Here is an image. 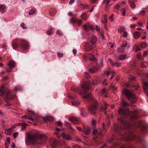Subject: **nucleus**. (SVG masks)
<instances>
[{
	"mask_svg": "<svg viewBox=\"0 0 148 148\" xmlns=\"http://www.w3.org/2000/svg\"><path fill=\"white\" fill-rule=\"evenodd\" d=\"M27 140H25L27 145L31 144L33 148H38L41 146L46 139L45 136L42 134H29Z\"/></svg>",
	"mask_w": 148,
	"mask_h": 148,
	"instance_id": "obj_1",
	"label": "nucleus"
},
{
	"mask_svg": "<svg viewBox=\"0 0 148 148\" xmlns=\"http://www.w3.org/2000/svg\"><path fill=\"white\" fill-rule=\"evenodd\" d=\"M83 98L91 102L90 106L88 108L89 111L91 114L95 115L98 106L97 101L92 97V95L90 93L85 94Z\"/></svg>",
	"mask_w": 148,
	"mask_h": 148,
	"instance_id": "obj_2",
	"label": "nucleus"
},
{
	"mask_svg": "<svg viewBox=\"0 0 148 148\" xmlns=\"http://www.w3.org/2000/svg\"><path fill=\"white\" fill-rule=\"evenodd\" d=\"M118 112L122 116L118 119V121L121 122L122 125L124 127V129L130 128L131 127L130 124L128 121H125L123 120L124 117L123 116H127L130 113L129 110L128 109H123L120 108L119 109Z\"/></svg>",
	"mask_w": 148,
	"mask_h": 148,
	"instance_id": "obj_3",
	"label": "nucleus"
},
{
	"mask_svg": "<svg viewBox=\"0 0 148 148\" xmlns=\"http://www.w3.org/2000/svg\"><path fill=\"white\" fill-rule=\"evenodd\" d=\"M0 96L8 100H12L15 97V95H12L9 89L3 86L0 87Z\"/></svg>",
	"mask_w": 148,
	"mask_h": 148,
	"instance_id": "obj_4",
	"label": "nucleus"
},
{
	"mask_svg": "<svg viewBox=\"0 0 148 148\" xmlns=\"http://www.w3.org/2000/svg\"><path fill=\"white\" fill-rule=\"evenodd\" d=\"M91 82L90 81H87L84 82L82 84V91H80V90L78 87H76L71 89V90L76 93H79L80 95L83 94V92L85 93L89 90L90 88L91 85Z\"/></svg>",
	"mask_w": 148,
	"mask_h": 148,
	"instance_id": "obj_5",
	"label": "nucleus"
},
{
	"mask_svg": "<svg viewBox=\"0 0 148 148\" xmlns=\"http://www.w3.org/2000/svg\"><path fill=\"white\" fill-rule=\"evenodd\" d=\"M97 37L95 36H92L89 40L85 44V50L88 52L92 49L93 47V45L97 42Z\"/></svg>",
	"mask_w": 148,
	"mask_h": 148,
	"instance_id": "obj_6",
	"label": "nucleus"
},
{
	"mask_svg": "<svg viewBox=\"0 0 148 148\" xmlns=\"http://www.w3.org/2000/svg\"><path fill=\"white\" fill-rule=\"evenodd\" d=\"M123 92L125 94L128 100L132 103L135 102L136 96L135 94L128 89H125L123 90Z\"/></svg>",
	"mask_w": 148,
	"mask_h": 148,
	"instance_id": "obj_7",
	"label": "nucleus"
},
{
	"mask_svg": "<svg viewBox=\"0 0 148 148\" xmlns=\"http://www.w3.org/2000/svg\"><path fill=\"white\" fill-rule=\"evenodd\" d=\"M83 58L86 61L90 60L92 61H95L96 59L95 57L91 54H85L83 55Z\"/></svg>",
	"mask_w": 148,
	"mask_h": 148,
	"instance_id": "obj_8",
	"label": "nucleus"
},
{
	"mask_svg": "<svg viewBox=\"0 0 148 148\" xmlns=\"http://www.w3.org/2000/svg\"><path fill=\"white\" fill-rule=\"evenodd\" d=\"M84 29L86 32L90 30H92L94 29V26L90 25L89 23L85 24L83 25Z\"/></svg>",
	"mask_w": 148,
	"mask_h": 148,
	"instance_id": "obj_9",
	"label": "nucleus"
},
{
	"mask_svg": "<svg viewBox=\"0 0 148 148\" xmlns=\"http://www.w3.org/2000/svg\"><path fill=\"white\" fill-rule=\"evenodd\" d=\"M113 129L119 134H120V132L122 130V128L118 124H115L113 127Z\"/></svg>",
	"mask_w": 148,
	"mask_h": 148,
	"instance_id": "obj_10",
	"label": "nucleus"
},
{
	"mask_svg": "<svg viewBox=\"0 0 148 148\" xmlns=\"http://www.w3.org/2000/svg\"><path fill=\"white\" fill-rule=\"evenodd\" d=\"M61 135L62 136L63 138L67 140H71L72 139V138L71 137L69 134H66L64 132H63L62 133Z\"/></svg>",
	"mask_w": 148,
	"mask_h": 148,
	"instance_id": "obj_11",
	"label": "nucleus"
},
{
	"mask_svg": "<svg viewBox=\"0 0 148 148\" xmlns=\"http://www.w3.org/2000/svg\"><path fill=\"white\" fill-rule=\"evenodd\" d=\"M21 47L24 49H28L29 48V46L28 43L26 41H23L21 44Z\"/></svg>",
	"mask_w": 148,
	"mask_h": 148,
	"instance_id": "obj_12",
	"label": "nucleus"
},
{
	"mask_svg": "<svg viewBox=\"0 0 148 148\" xmlns=\"http://www.w3.org/2000/svg\"><path fill=\"white\" fill-rule=\"evenodd\" d=\"M101 132H98L97 129H95L93 130L92 134L94 136V138L96 139L98 137L101 135Z\"/></svg>",
	"mask_w": 148,
	"mask_h": 148,
	"instance_id": "obj_13",
	"label": "nucleus"
},
{
	"mask_svg": "<svg viewBox=\"0 0 148 148\" xmlns=\"http://www.w3.org/2000/svg\"><path fill=\"white\" fill-rule=\"evenodd\" d=\"M50 143L53 148L55 147L58 145L57 141L53 138H51L50 140Z\"/></svg>",
	"mask_w": 148,
	"mask_h": 148,
	"instance_id": "obj_14",
	"label": "nucleus"
},
{
	"mask_svg": "<svg viewBox=\"0 0 148 148\" xmlns=\"http://www.w3.org/2000/svg\"><path fill=\"white\" fill-rule=\"evenodd\" d=\"M111 148H130L124 145H121L119 143H117L114 146L112 147Z\"/></svg>",
	"mask_w": 148,
	"mask_h": 148,
	"instance_id": "obj_15",
	"label": "nucleus"
},
{
	"mask_svg": "<svg viewBox=\"0 0 148 148\" xmlns=\"http://www.w3.org/2000/svg\"><path fill=\"white\" fill-rule=\"evenodd\" d=\"M83 132L84 134L86 135H88L90 133V130L89 127H85L83 128Z\"/></svg>",
	"mask_w": 148,
	"mask_h": 148,
	"instance_id": "obj_16",
	"label": "nucleus"
},
{
	"mask_svg": "<svg viewBox=\"0 0 148 148\" xmlns=\"http://www.w3.org/2000/svg\"><path fill=\"white\" fill-rule=\"evenodd\" d=\"M69 119L74 124H78L79 123V121L76 118L72 117L69 118Z\"/></svg>",
	"mask_w": 148,
	"mask_h": 148,
	"instance_id": "obj_17",
	"label": "nucleus"
},
{
	"mask_svg": "<svg viewBox=\"0 0 148 148\" xmlns=\"http://www.w3.org/2000/svg\"><path fill=\"white\" fill-rule=\"evenodd\" d=\"M47 121H53V117L51 116H48L46 117L45 118L43 119V121L44 122V123H45Z\"/></svg>",
	"mask_w": 148,
	"mask_h": 148,
	"instance_id": "obj_18",
	"label": "nucleus"
},
{
	"mask_svg": "<svg viewBox=\"0 0 148 148\" xmlns=\"http://www.w3.org/2000/svg\"><path fill=\"white\" fill-rule=\"evenodd\" d=\"M21 118L24 119L28 120L29 121H28V122L29 123H31L30 122V121H33V119L32 118H31V117H30L29 115L27 116L26 115H25L21 117Z\"/></svg>",
	"mask_w": 148,
	"mask_h": 148,
	"instance_id": "obj_19",
	"label": "nucleus"
},
{
	"mask_svg": "<svg viewBox=\"0 0 148 148\" xmlns=\"http://www.w3.org/2000/svg\"><path fill=\"white\" fill-rule=\"evenodd\" d=\"M108 104L105 102L104 103V106L102 107L100 109V111L103 112L106 111L107 108Z\"/></svg>",
	"mask_w": 148,
	"mask_h": 148,
	"instance_id": "obj_20",
	"label": "nucleus"
},
{
	"mask_svg": "<svg viewBox=\"0 0 148 148\" xmlns=\"http://www.w3.org/2000/svg\"><path fill=\"white\" fill-rule=\"evenodd\" d=\"M90 72L92 73L95 72L96 71L99 70L98 69H97L95 66H94L89 69Z\"/></svg>",
	"mask_w": 148,
	"mask_h": 148,
	"instance_id": "obj_21",
	"label": "nucleus"
},
{
	"mask_svg": "<svg viewBox=\"0 0 148 148\" xmlns=\"http://www.w3.org/2000/svg\"><path fill=\"white\" fill-rule=\"evenodd\" d=\"M143 84L144 91L147 90L148 89V82H145L143 83Z\"/></svg>",
	"mask_w": 148,
	"mask_h": 148,
	"instance_id": "obj_22",
	"label": "nucleus"
},
{
	"mask_svg": "<svg viewBox=\"0 0 148 148\" xmlns=\"http://www.w3.org/2000/svg\"><path fill=\"white\" fill-rule=\"evenodd\" d=\"M140 50V48L137 45H135L133 49V51L135 52L139 51Z\"/></svg>",
	"mask_w": 148,
	"mask_h": 148,
	"instance_id": "obj_23",
	"label": "nucleus"
},
{
	"mask_svg": "<svg viewBox=\"0 0 148 148\" xmlns=\"http://www.w3.org/2000/svg\"><path fill=\"white\" fill-rule=\"evenodd\" d=\"M100 82L98 78H95L92 81V84L93 85H95L99 84Z\"/></svg>",
	"mask_w": 148,
	"mask_h": 148,
	"instance_id": "obj_24",
	"label": "nucleus"
},
{
	"mask_svg": "<svg viewBox=\"0 0 148 148\" xmlns=\"http://www.w3.org/2000/svg\"><path fill=\"white\" fill-rule=\"evenodd\" d=\"M139 86V84L137 83L133 84L131 86V87L134 88L135 90H137Z\"/></svg>",
	"mask_w": 148,
	"mask_h": 148,
	"instance_id": "obj_25",
	"label": "nucleus"
},
{
	"mask_svg": "<svg viewBox=\"0 0 148 148\" xmlns=\"http://www.w3.org/2000/svg\"><path fill=\"white\" fill-rule=\"evenodd\" d=\"M68 96L69 98L71 99H75L77 98V96L76 95L73 93H69L68 94Z\"/></svg>",
	"mask_w": 148,
	"mask_h": 148,
	"instance_id": "obj_26",
	"label": "nucleus"
},
{
	"mask_svg": "<svg viewBox=\"0 0 148 148\" xmlns=\"http://www.w3.org/2000/svg\"><path fill=\"white\" fill-rule=\"evenodd\" d=\"M129 3L130 6L132 8H134L136 7V4L133 1H130Z\"/></svg>",
	"mask_w": 148,
	"mask_h": 148,
	"instance_id": "obj_27",
	"label": "nucleus"
},
{
	"mask_svg": "<svg viewBox=\"0 0 148 148\" xmlns=\"http://www.w3.org/2000/svg\"><path fill=\"white\" fill-rule=\"evenodd\" d=\"M56 13V9H51L49 12V15L51 16H54Z\"/></svg>",
	"mask_w": 148,
	"mask_h": 148,
	"instance_id": "obj_28",
	"label": "nucleus"
},
{
	"mask_svg": "<svg viewBox=\"0 0 148 148\" xmlns=\"http://www.w3.org/2000/svg\"><path fill=\"white\" fill-rule=\"evenodd\" d=\"M140 35V34L139 33L136 32L134 33V37L135 39H138L139 38Z\"/></svg>",
	"mask_w": 148,
	"mask_h": 148,
	"instance_id": "obj_29",
	"label": "nucleus"
},
{
	"mask_svg": "<svg viewBox=\"0 0 148 148\" xmlns=\"http://www.w3.org/2000/svg\"><path fill=\"white\" fill-rule=\"evenodd\" d=\"M12 127L11 128L6 129L5 130V133L7 135H8L10 134L11 133Z\"/></svg>",
	"mask_w": 148,
	"mask_h": 148,
	"instance_id": "obj_30",
	"label": "nucleus"
},
{
	"mask_svg": "<svg viewBox=\"0 0 148 148\" xmlns=\"http://www.w3.org/2000/svg\"><path fill=\"white\" fill-rule=\"evenodd\" d=\"M87 14L86 13L84 12L82 13L81 15V18L84 20L87 19Z\"/></svg>",
	"mask_w": 148,
	"mask_h": 148,
	"instance_id": "obj_31",
	"label": "nucleus"
},
{
	"mask_svg": "<svg viewBox=\"0 0 148 148\" xmlns=\"http://www.w3.org/2000/svg\"><path fill=\"white\" fill-rule=\"evenodd\" d=\"M72 104L75 106H77L79 105L80 102L79 101L76 100H73L71 101Z\"/></svg>",
	"mask_w": 148,
	"mask_h": 148,
	"instance_id": "obj_32",
	"label": "nucleus"
},
{
	"mask_svg": "<svg viewBox=\"0 0 148 148\" xmlns=\"http://www.w3.org/2000/svg\"><path fill=\"white\" fill-rule=\"evenodd\" d=\"M6 8L3 5H0V11L2 12H5L6 11Z\"/></svg>",
	"mask_w": 148,
	"mask_h": 148,
	"instance_id": "obj_33",
	"label": "nucleus"
},
{
	"mask_svg": "<svg viewBox=\"0 0 148 148\" xmlns=\"http://www.w3.org/2000/svg\"><path fill=\"white\" fill-rule=\"evenodd\" d=\"M113 71H114L113 70H110L105 71L104 73V75H106L107 77L108 76L110 75V74H112V72Z\"/></svg>",
	"mask_w": 148,
	"mask_h": 148,
	"instance_id": "obj_34",
	"label": "nucleus"
},
{
	"mask_svg": "<svg viewBox=\"0 0 148 148\" xmlns=\"http://www.w3.org/2000/svg\"><path fill=\"white\" fill-rule=\"evenodd\" d=\"M121 105L123 106L124 107L125 106H128L130 105L128 103L125 101L123 100L122 101Z\"/></svg>",
	"mask_w": 148,
	"mask_h": 148,
	"instance_id": "obj_35",
	"label": "nucleus"
},
{
	"mask_svg": "<svg viewBox=\"0 0 148 148\" xmlns=\"http://www.w3.org/2000/svg\"><path fill=\"white\" fill-rule=\"evenodd\" d=\"M107 15L105 14L103 16V20H102V22L104 24H106L107 22Z\"/></svg>",
	"mask_w": 148,
	"mask_h": 148,
	"instance_id": "obj_36",
	"label": "nucleus"
},
{
	"mask_svg": "<svg viewBox=\"0 0 148 148\" xmlns=\"http://www.w3.org/2000/svg\"><path fill=\"white\" fill-rule=\"evenodd\" d=\"M135 139V137L132 134L129 136L127 139L129 140H132Z\"/></svg>",
	"mask_w": 148,
	"mask_h": 148,
	"instance_id": "obj_37",
	"label": "nucleus"
},
{
	"mask_svg": "<svg viewBox=\"0 0 148 148\" xmlns=\"http://www.w3.org/2000/svg\"><path fill=\"white\" fill-rule=\"evenodd\" d=\"M124 48L121 46V47L118 48L117 50V52L118 53H119L120 52H123L125 51V49Z\"/></svg>",
	"mask_w": 148,
	"mask_h": 148,
	"instance_id": "obj_38",
	"label": "nucleus"
},
{
	"mask_svg": "<svg viewBox=\"0 0 148 148\" xmlns=\"http://www.w3.org/2000/svg\"><path fill=\"white\" fill-rule=\"evenodd\" d=\"M77 20V17H73L70 19V21L71 23H73L76 22Z\"/></svg>",
	"mask_w": 148,
	"mask_h": 148,
	"instance_id": "obj_39",
	"label": "nucleus"
},
{
	"mask_svg": "<svg viewBox=\"0 0 148 148\" xmlns=\"http://www.w3.org/2000/svg\"><path fill=\"white\" fill-rule=\"evenodd\" d=\"M126 58V55H121L119 57V59L121 60H124Z\"/></svg>",
	"mask_w": 148,
	"mask_h": 148,
	"instance_id": "obj_40",
	"label": "nucleus"
},
{
	"mask_svg": "<svg viewBox=\"0 0 148 148\" xmlns=\"http://www.w3.org/2000/svg\"><path fill=\"white\" fill-rule=\"evenodd\" d=\"M65 126L69 128L70 129L72 127V126L67 121L64 122Z\"/></svg>",
	"mask_w": 148,
	"mask_h": 148,
	"instance_id": "obj_41",
	"label": "nucleus"
},
{
	"mask_svg": "<svg viewBox=\"0 0 148 148\" xmlns=\"http://www.w3.org/2000/svg\"><path fill=\"white\" fill-rule=\"evenodd\" d=\"M140 46L142 48H144L147 47V44L145 42H143L141 43Z\"/></svg>",
	"mask_w": 148,
	"mask_h": 148,
	"instance_id": "obj_42",
	"label": "nucleus"
},
{
	"mask_svg": "<svg viewBox=\"0 0 148 148\" xmlns=\"http://www.w3.org/2000/svg\"><path fill=\"white\" fill-rule=\"evenodd\" d=\"M125 29L124 27H121L119 28V32H125Z\"/></svg>",
	"mask_w": 148,
	"mask_h": 148,
	"instance_id": "obj_43",
	"label": "nucleus"
},
{
	"mask_svg": "<svg viewBox=\"0 0 148 148\" xmlns=\"http://www.w3.org/2000/svg\"><path fill=\"white\" fill-rule=\"evenodd\" d=\"M127 45V42L126 41H124L122 43L121 45V46L123 47H126Z\"/></svg>",
	"mask_w": 148,
	"mask_h": 148,
	"instance_id": "obj_44",
	"label": "nucleus"
},
{
	"mask_svg": "<svg viewBox=\"0 0 148 148\" xmlns=\"http://www.w3.org/2000/svg\"><path fill=\"white\" fill-rule=\"evenodd\" d=\"M10 66L9 68L6 69V71L8 72H10L11 69L14 67V65H9Z\"/></svg>",
	"mask_w": 148,
	"mask_h": 148,
	"instance_id": "obj_45",
	"label": "nucleus"
},
{
	"mask_svg": "<svg viewBox=\"0 0 148 148\" xmlns=\"http://www.w3.org/2000/svg\"><path fill=\"white\" fill-rule=\"evenodd\" d=\"M35 9L34 8H33L31 10L30 12L29 13V15H31L35 13Z\"/></svg>",
	"mask_w": 148,
	"mask_h": 148,
	"instance_id": "obj_46",
	"label": "nucleus"
},
{
	"mask_svg": "<svg viewBox=\"0 0 148 148\" xmlns=\"http://www.w3.org/2000/svg\"><path fill=\"white\" fill-rule=\"evenodd\" d=\"M16 63L13 60H10L8 64V65H14Z\"/></svg>",
	"mask_w": 148,
	"mask_h": 148,
	"instance_id": "obj_47",
	"label": "nucleus"
},
{
	"mask_svg": "<svg viewBox=\"0 0 148 148\" xmlns=\"http://www.w3.org/2000/svg\"><path fill=\"white\" fill-rule=\"evenodd\" d=\"M91 123L92 126L95 127L96 125V122L95 120H92L91 122Z\"/></svg>",
	"mask_w": 148,
	"mask_h": 148,
	"instance_id": "obj_48",
	"label": "nucleus"
},
{
	"mask_svg": "<svg viewBox=\"0 0 148 148\" xmlns=\"http://www.w3.org/2000/svg\"><path fill=\"white\" fill-rule=\"evenodd\" d=\"M21 26L23 29H26L27 28L26 25L23 23H22L21 24Z\"/></svg>",
	"mask_w": 148,
	"mask_h": 148,
	"instance_id": "obj_49",
	"label": "nucleus"
},
{
	"mask_svg": "<svg viewBox=\"0 0 148 148\" xmlns=\"http://www.w3.org/2000/svg\"><path fill=\"white\" fill-rule=\"evenodd\" d=\"M84 76L85 77L87 78H90V75L88 73L86 72H85V73Z\"/></svg>",
	"mask_w": 148,
	"mask_h": 148,
	"instance_id": "obj_50",
	"label": "nucleus"
},
{
	"mask_svg": "<svg viewBox=\"0 0 148 148\" xmlns=\"http://www.w3.org/2000/svg\"><path fill=\"white\" fill-rule=\"evenodd\" d=\"M114 16V14H112L111 16H110V17L109 18V20L110 21H111L112 22L113 21V17Z\"/></svg>",
	"mask_w": 148,
	"mask_h": 148,
	"instance_id": "obj_51",
	"label": "nucleus"
},
{
	"mask_svg": "<svg viewBox=\"0 0 148 148\" xmlns=\"http://www.w3.org/2000/svg\"><path fill=\"white\" fill-rule=\"evenodd\" d=\"M52 29H51L49 30H48L47 31V34L48 35H51L52 34Z\"/></svg>",
	"mask_w": 148,
	"mask_h": 148,
	"instance_id": "obj_52",
	"label": "nucleus"
},
{
	"mask_svg": "<svg viewBox=\"0 0 148 148\" xmlns=\"http://www.w3.org/2000/svg\"><path fill=\"white\" fill-rule=\"evenodd\" d=\"M136 29L138 31H141V32L142 33H146V32L145 31V30L144 29H141V28H138Z\"/></svg>",
	"mask_w": 148,
	"mask_h": 148,
	"instance_id": "obj_53",
	"label": "nucleus"
},
{
	"mask_svg": "<svg viewBox=\"0 0 148 148\" xmlns=\"http://www.w3.org/2000/svg\"><path fill=\"white\" fill-rule=\"evenodd\" d=\"M122 15L125 16V10L124 8H123L121 10Z\"/></svg>",
	"mask_w": 148,
	"mask_h": 148,
	"instance_id": "obj_54",
	"label": "nucleus"
},
{
	"mask_svg": "<svg viewBox=\"0 0 148 148\" xmlns=\"http://www.w3.org/2000/svg\"><path fill=\"white\" fill-rule=\"evenodd\" d=\"M18 135V133L17 132L14 133L13 134V136L14 138H16Z\"/></svg>",
	"mask_w": 148,
	"mask_h": 148,
	"instance_id": "obj_55",
	"label": "nucleus"
},
{
	"mask_svg": "<svg viewBox=\"0 0 148 148\" xmlns=\"http://www.w3.org/2000/svg\"><path fill=\"white\" fill-rule=\"evenodd\" d=\"M135 125V126L137 127L138 128L140 126V122H138L136 123V124L134 125Z\"/></svg>",
	"mask_w": 148,
	"mask_h": 148,
	"instance_id": "obj_56",
	"label": "nucleus"
},
{
	"mask_svg": "<svg viewBox=\"0 0 148 148\" xmlns=\"http://www.w3.org/2000/svg\"><path fill=\"white\" fill-rule=\"evenodd\" d=\"M57 54L58 57L60 58H62L63 55V54L62 53H60V52L57 53Z\"/></svg>",
	"mask_w": 148,
	"mask_h": 148,
	"instance_id": "obj_57",
	"label": "nucleus"
},
{
	"mask_svg": "<svg viewBox=\"0 0 148 148\" xmlns=\"http://www.w3.org/2000/svg\"><path fill=\"white\" fill-rule=\"evenodd\" d=\"M110 0H104L103 1V4L105 5H107L109 3Z\"/></svg>",
	"mask_w": 148,
	"mask_h": 148,
	"instance_id": "obj_58",
	"label": "nucleus"
},
{
	"mask_svg": "<svg viewBox=\"0 0 148 148\" xmlns=\"http://www.w3.org/2000/svg\"><path fill=\"white\" fill-rule=\"evenodd\" d=\"M73 148H80V147L78 145L75 144L72 145Z\"/></svg>",
	"mask_w": 148,
	"mask_h": 148,
	"instance_id": "obj_59",
	"label": "nucleus"
},
{
	"mask_svg": "<svg viewBox=\"0 0 148 148\" xmlns=\"http://www.w3.org/2000/svg\"><path fill=\"white\" fill-rule=\"evenodd\" d=\"M85 112V110H82H82L81 111V115L84 116V113Z\"/></svg>",
	"mask_w": 148,
	"mask_h": 148,
	"instance_id": "obj_60",
	"label": "nucleus"
},
{
	"mask_svg": "<svg viewBox=\"0 0 148 148\" xmlns=\"http://www.w3.org/2000/svg\"><path fill=\"white\" fill-rule=\"evenodd\" d=\"M145 12V11L144 10H143L140 12V14L142 15H144Z\"/></svg>",
	"mask_w": 148,
	"mask_h": 148,
	"instance_id": "obj_61",
	"label": "nucleus"
},
{
	"mask_svg": "<svg viewBox=\"0 0 148 148\" xmlns=\"http://www.w3.org/2000/svg\"><path fill=\"white\" fill-rule=\"evenodd\" d=\"M12 46L13 47V48L14 50H16L17 49V48L18 47L17 45L16 44H14L12 45Z\"/></svg>",
	"mask_w": 148,
	"mask_h": 148,
	"instance_id": "obj_62",
	"label": "nucleus"
},
{
	"mask_svg": "<svg viewBox=\"0 0 148 148\" xmlns=\"http://www.w3.org/2000/svg\"><path fill=\"white\" fill-rule=\"evenodd\" d=\"M76 22H77L79 24V25L80 26L82 23V21L81 20H79L77 18Z\"/></svg>",
	"mask_w": 148,
	"mask_h": 148,
	"instance_id": "obj_63",
	"label": "nucleus"
},
{
	"mask_svg": "<svg viewBox=\"0 0 148 148\" xmlns=\"http://www.w3.org/2000/svg\"><path fill=\"white\" fill-rule=\"evenodd\" d=\"M148 53V51H146L144 52L143 53V56L144 57H145L147 56V54Z\"/></svg>",
	"mask_w": 148,
	"mask_h": 148,
	"instance_id": "obj_64",
	"label": "nucleus"
}]
</instances>
